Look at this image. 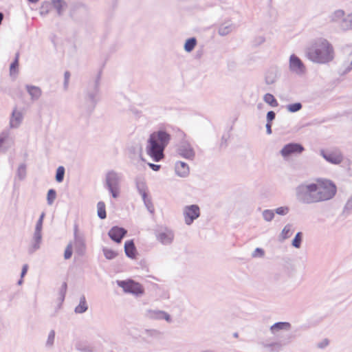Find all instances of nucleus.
Masks as SVG:
<instances>
[{
    "label": "nucleus",
    "instance_id": "nucleus-1",
    "mask_svg": "<svg viewBox=\"0 0 352 352\" xmlns=\"http://www.w3.org/2000/svg\"><path fill=\"white\" fill-rule=\"evenodd\" d=\"M171 139L170 133L164 129H159L153 132L148 137L145 151L146 153L155 162H160L164 157L165 148Z\"/></svg>",
    "mask_w": 352,
    "mask_h": 352
},
{
    "label": "nucleus",
    "instance_id": "nucleus-2",
    "mask_svg": "<svg viewBox=\"0 0 352 352\" xmlns=\"http://www.w3.org/2000/svg\"><path fill=\"white\" fill-rule=\"evenodd\" d=\"M306 56L313 63L327 64L334 58L333 47L327 40L320 38L307 48Z\"/></svg>",
    "mask_w": 352,
    "mask_h": 352
},
{
    "label": "nucleus",
    "instance_id": "nucleus-3",
    "mask_svg": "<svg viewBox=\"0 0 352 352\" xmlns=\"http://www.w3.org/2000/svg\"><path fill=\"white\" fill-rule=\"evenodd\" d=\"M123 175L121 173L111 170L104 176V186L113 199H118L122 192Z\"/></svg>",
    "mask_w": 352,
    "mask_h": 352
},
{
    "label": "nucleus",
    "instance_id": "nucleus-4",
    "mask_svg": "<svg viewBox=\"0 0 352 352\" xmlns=\"http://www.w3.org/2000/svg\"><path fill=\"white\" fill-rule=\"evenodd\" d=\"M316 188L315 183L304 182L295 188V196L296 200L302 204H316Z\"/></svg>",
    "mask_w": 352,
    "mask_h": 352
},
{
    "label": "nucleus",
    "instance_id": "nucleus-5",
    "mask_svg": "<svg viewBox=\"0 0 352 352\" xmlns=\"http://www.w3.org/2000/svg\"><path fill=\"white\" fill-rule=\"evenodd\" d=\"M316 202L332 199L336 193V186L329 180H321L315 183Z\"/></svg>",
    "mask_w": 352,
    "mask_h": 352
},
{
    "label": "nucleus",
    "instance_id": "nucleus-6",
    "mask_svg": "<svg viewBox=\"0 0 352 352\" xmlns=\"http://www.w3.org/2000/svg\"><path fill=\"white\" fill-rule=\"evenodd\" d=\"M329 19L333 23H338L342 31L352 30V12L346 15L344 10L338 9L331 13Z\"/></svg>",
    "mask_w": 352,
    "mask_h": 352
},
{
    "label": "nucleus",
    "instance_id": "nucleus-7",
    "mask_svg": "<svg viewBox=\"0 0 352 352\" xmlns=\"http://www.w3.org/2000/svg\"><path fill=\"white\" fill-rule=\"evenodd\" d=\"M99 87L98 83H96L92 88L87 90L85 96L80 102V107L87 111H91L98 101Z\"/></svg>",
    "mask_w": 352,
    "mask_h": 352
},
{
    "label": "nucleus",
    "instance_id": "nucleus-8",
    "mask_svg": "<svg viewBox=\"0 0 352 352\" xmlns=\"http://www.w3.org/2000/svg\"><path fill=\"white\" fill-rule=\"evenodd\" d=\"M182 215L186 226L192 224L201 215V209L197 204L186 205L182 208Z\"/></svg>",
    "mask_w": 352,
    "mask_h": 352
},
{
    "label": "nucleus",
    "instance_id": "nucleus-9",
    "mask_svg": "<svg viewBox=\"0 0 352 352\" xmlns=\"http://www.w3.org/2000/svg\"><path fill=\"white\" fill-rule=\"evenodd\" d=\"M289 70L291 74L302 76L306 73V66L302 60L296 54L290 55L289 58Z\"/></svg>",
    "mask_w": 352,
    "mask_h": 352
},
{
    "label": "nucleus",
    "instance_id": "nucleus-10",
    "mask_svg": "<svg viewBox=\"0 0 352 352\" xmlns=\"http://www.w3.org/2000/svg\"><path fill=\"white\" fill-rule=\"evenodd\" d=\"M116 283L126 293H130L135 296H140L144 293L142 286L132 280H117Z\"/></svg>",
    "mask_w": 352,
    "mask_h": 352
},
{
    "label": "nucleus",
    "instance_id": "nucleus-11",
    "mask_svg": "<svg viewBox=\"0 0 352 352\" xmlns=\"http://www.w3.org/2000/svg\"><path fill=\"white\" fill-rule=\"evenodd\" d=\"M14 146V138L9 130H3L0 133V153H5Z\"/></svg>",
    "mask_w": 352,
    "mask_h": 352
},
{
    "label": "nucleus",
    "instance_id": "nucleus-12",
    "mask_svg": "<svg viewBox=\"0 0 352 352\" xmlns=\"http://www.w3.org/2000/svg\"><path fill=\"white\" fill-rule=\"evenodd\" d=\"M304 151V147L298 143H289L285 144L280 151L281 156L285 160H288L294 155L300 154Z\"/></svg>",
    "mask_w": 352,
    "mask_h": 352
},
{
    "label": "nucleus",
    "instance_id": "nucleus-13",
    "mask_svg": "<svg viewBox=\"0 0 352 352\" xmlns=\"http://www.w3.org/2000/svg\"><path fill=\"white\" fill-rule=\"evenodd\" d=\"M177 152L181 157L189 160H192L195 156L194 148L190 142L186 140L179 143Z\"/></svg>",
    "mask_w": 352,
    "mask_h": 352
},
{
    "label": "nucleus",
    "instance_id": "nucleus-14",
    "mask_svg": "<svg viewBox=\"0 0 352 352\" xmlns=\"http://www.w3.org/2000/svg\"><path fill=\"white\" fill-rule=\"evenodd\" d=\"M320 154L327 162L333 164H339L343 161L342 153L339 150L326 151L322 149Z\"/></svg>",
    "mask_w": 352,
    "mask_h": 352
},
{
    "label": "nucleus",
    "instance_id": "nucleus-15",
    "mask_svg": "<svg viewBox=\"0 0 352 352\" xmlns=\"http://www.w3.org/2000/svg\"><path fill=\"white\" fill-rule=\"evenodd\" d=\"M77 254L82 255L86 250L84 236L78 232V226L75 225L74 232V241L72 243Z\"/></svg>",
    "mask_w": 352,
    "mask_h": 352
},
{
    "label": "nucleus",
    "instance_id": "nucleus-16",
    "mask_svg": "<svg viewBox=\"0 0 352 352\" xmlns=\"http://www.w3.org/2000/svg\"><path fill=\"white\" fill-rule=\"evenodd\" d=\"M156 239L162 244L168 245L172 243L174 239V232L168 228H163L156 233Z\"/></svg>",
    "mask_w": 352,
    "mask_h": 352
},
{
    "label": "nucleus",
    "instance_id": "nucleus-17",
    "mask_svg": "<svg viewBox=\"0 0 352 352\" xmlns=\"http://www.w3.org/2000/svg\"><path fill=\"white\" fill-rule=\"evenodd\" d=\"M43 228L35 226L33 238L29 248L30 252L32 253L40 248L42 241Z\"/></svg>",
    "mask_w": 352,
    "mask_h": 352
},
{
    "label": "nucleus",
    "instance_id": "nucleus-18",
    "mask_svg": "<svg viewBox=\"0 0 352 352\" xmlns=\"http://www.w3.org/2000/svg\"><path fill=\"white\" fill-rule=\"evenodd\" d=\"M292 324L288 322H278L270 327V331L273 336H279L283 332L289 331Z\"/></svg>",
    "mask_w": 352,
    "mask_h": 352
},
{
    "label": "nucleus",
    "instance_id": "nucleus-19",
    "mask_svg": "<svg viewBox=\"0 0 352 352\" xmlns=\"http://www.w3.org/2000/svg\"><path fill=\"white\" fill-rule=\"evenodd\" d=\"M146 316L148 318L153 320H165L168 322L171 321V318L170 315L164 311L157 309H148L146 311Z\"/></svg>",
    "mask_w": 352,
    "mask_h": 352
},
{
    "label": "nucleus",
    "instance_id": "nucleus-20",
    "mask_svg": "<svg viewBox=\"0 0 352 352\" xmlns=\"http://www.w3.org/2000/svg\"><path fill=\"white\" fill-rule=\"evenodd\" d=\"M175 172L178 177L185 178L189 175L190 168L184 162L177 161L175 164Z\"/></svg>",
    "mask_w": 352,
    "mask_h": 352
},
{
    "label": "nucleus",
    "instance_id": "nucleus-21",
    "mask_svg": "<svg viewBox=\"0 0 352 352\" xmlns=\"http://www.w3.org/2000/svg\"><path fill=\"white\" fill-rule=\"evenodd\" d=\"M23 113L17 109H14L10 119V127L11 129H17L23 121Z\"/></svg>",
    "mask_w": 352,
    "mask_h": 352
},
{
    "label": "nucleus",
    "instance_id": "nucleus-22",
    "mask_svg": "<svg viewBox=\"0 0 352 352\" xmlns=\"http://www.w3.org/2000/svg\"><path fill=\"white\" fill-rule=\"evenodd\" d=\"M126 233V230L125 229L114 226L109 231L108 234L113 241L120 243Z\"/></svg>",
    "mask_w": 352,
    "mask_h": 352
},
{
    "label": "nucleus",
    "instance_id": "nucleus-23",
    "mask_svg": "<svg viewBox=\"0 0 352 352\" xmlns=\"http://www.w3.org/2000/svg\"><path fill=\"white\" fill-rule=\"evenodd\" d=\"M279 76V71L277 67H271L265 73V80L266 84L272 85L278 79Z\"/></svg>",
    "mask_w": 352,
    "mask_h": 352
},
{
    "label": "nucleus",
    "instance_id": "nucleus-24",
    "mask_svg": "<svg viewBox=\"0 0 352 352\" xmlns=\"http://www.w3.org/2000/svg\"><path fill=\"white\" fill-rule=\"evenodd\" d=\"M235 29V25L231 21H225L219 28L218 33L221 36H226Z\"/></svg>",
    "mask_w": 352,
    "mask_h": 352
},
{
    "label": "nucleus",
    "instance_id": "nucleus-25",
    "mask_svg": "<svg viewBox=\"0 0 352 352\" xmlns=\"http://www.w3.org/2000/svg\"><path fill=\"white\" fill-rule=\"evenodd\" d=\"M135 185H136L138 191L141 195L142 197L147 196L148 188H147L144 179L137 178L135 179Z\"/></svg>",
    "mask_w": 352,
    "mask_h": 352
},
{
    "label": "nucleus",
    "instance_id": "nucleus-26",
    "mask_svg": "<svg viewBox=\"0 0 352 352\" xmlns=\"http://www.w3.org/2000/svg\"><path fill=\"white\" fill-rule=\"evenodd\" d=\"M26 90L33 100H38L41 96V89L36 86L27 85Z\"/></svg>",
    "mask_w": 352,
    "mask_h": 352
},
{
    "label": "nucleus",
    "instance_id": "nucleus-27",
    "mask_svg": "<svg viewBox=\"0 0 352 352\" xmlns=\"http://www.w3.org/2000/svg\"><path fill=\"white\" fill-rule=\"evenodd\" d=\"M53 8H54L57 14L62 15L67 7V4L65 0H52Z\"/></svg>",
    "mask_w": 352,
    "mask_h": 352
},
{
    "label": "nucleus",
    "instance_id": "nucleus-28",
    "mask_svg": "<svg viewBox=\"0 0 352 352\" xmlns=\"http://www.w3.org/2000/svg\"><path fill=\"white\" fill-rule=\"evenodd\" d=\"M294 233L293 226L290 223H287L284 226L281 232L280 233L279 237L281 240L284 241L289 238Z\"/></svg>",
    "mask_w": 352,
    "mask_h": 352
},
{
    "label": "nucleus",
    "instance_id": "nucleus-29",
    "mask_svg": "<svg viewBox=\"0 0 352 352\" xmlns=\"http://www.w3.org/2000/svg\"><path fill=\"white\" fill-rule=\"evenodd\" d=\"M124 251L127 256L130 258H135V248L133 241H127L124 244Z\"/></svg>",
    "mask_w": 352,
    "mask_h": 352
},
{
    "label": "nucleus",
    "instance_id": "nucleus-30",
    "mask_svg": "<svg viewBox=\"0 0 352 352\" xmlns=\"http://www.w3.org/2000/svg\"><path fill=\"white\" fill-rule=\"evenodd\" d=\"M88 309V305L84 296L80 298L79 304L75 307L76 314H83Z\"/></svg>",
    "mask_w": 352,
    "mask_h": 352
},
{
    "label": "nucleus",
    "instance_id": "nucleus-31",
    "mask_svg": "<svg viewBox=\"0 0 352 352\" xmlns=\"http://www.w3.org/2000/svg\"><path fill=\"white\" fill-rule=\"evenodd\" d=\"M53 8L52 0L43 1L40 7L39 13L42 16L47 15Z\"/></svg>",
    "mask_w": 352,
    "mask_h": 352
},
{
    "label": "nucleus",
    "instance_id": "nucleus-32",
    "mask_svg": "<svg viewBox=\"0 0 352 352\" xmlns=\"http://www.w3.org/2000/svg\"><path fill=\"white\" fill-rule=\"evenodd\" d=\"M197 45V40L195 38H190L187 39L184 43V50L186 52H191Z\"/></svg>",
    "mask_w": 352,
    "mask_h": 352
},
{
    "label": "nucleus",
    "instance_id": "nucleus-33",
    "mask_svg": "<svg viewBox=\"0 0 352 352\" xmlns=\"http://www.w3.org/2000/svg\"><path fill=\"white\" fill-rule=\"evenodd\" d=\"M275 217L274 210L271 209H265L262 212V217L263 220L266 222L272 221Z\"/></svg>",
    "mask_w": 352,
    "mask_h": 352
},
{
    "label": "nucleus",
    "instance_id": "nucleus-34",
    "mask_svg": "<svg viewBox=\"0 0 352 352\" xmlns=\"http://www.w3.org/2000/svg\"><path fill=\"white\" fill-rule=\"evenodd\" d=\"M55 335L56 333L54 330H50V332L48 333L47 340L45 342V346L47 349H52L53 347L55 340Z\"/></svg>",
    "mask_w": 352,
    "mask_h": 352
},
{
    "label": "nucleus",
    "instance_id": "nucleus-35",
    "mask_svg": "<svg viewBox=\"0 0 352 352\" xmlns=\"http://www.w3.org/2000/svg\"><path fill=\"white\" fill-rule=\"evenodd\" d=\"M97 212L98 216L101 219H104L106 218V210H105V204L103 201H99L97 204Z\"/></svg>",
    "mask_w": 352,
    "mask_h": 352
},
{
    "label": "nucleus",
    "instance_id": "nucleus-36",
    "mask_svg": "<svg viewBox=\"0 0 352 352\" xmlns=\"http://www.w3.org/2000/svg\"><path fill=\"white\" fill-rule=\"evenodd\" d=\"M263 100L273 107L278 106V102L271 94H266L263 96Z\"/></svg>",
    "mask_w": 352,
    "mask_h": 352
},
{
    "label": "nucleus",
    "instance_id": "nucleus-37",
    "mask_svg": "<svg viewBox=\"0 0 352 352\" xmlns=\"http://www.w3.org/2000/svg\"><path fill=\"white\" fill-rule=\"evenodd\" d=\"M302 241V234L300 232H298L295 235L294 239L292 240V245L293 247L299 249L301 247V243Z\"/></svg>",
    "mask_w": 352,
    "mask_h": 352
},
{
    "label": "nucleus",
    "instance_id": "nucleus-38",
    "mask_svg": "<svg viewBox=\"0 0 352 352\" xmlns=\"http://www.w3.org/2000/svg\"><path fill=\"white\" fill-rule=\"evenodd\" d=\"M26 177V166L25 164H21L17 168L16 177L19 180H23Z\"/></svg>",
    "mask_w": 352,
    "mask_h": 352
},
{
    "label": "nucleus",
    "instance_id": "nucleus-39",
    "mask_svg": "<svg viewBox=\"0 0 352 352\" xmlns=\"http://www.w3.org/2000/svg\"><path fill=\"white\" fill-rule=\"evenodd\" d=\"M102 252H103V254H104L105 258L109 260L115 258L118 255L116 252H115L113 250L107 248H104L102 249Z\"/></svg>",
    "mask_w": 352,
    "mask_h": 352
},
{
    "label": "nucleus",
    "instance_id": "nucleus-40",
    "mask_svg": "<svg viewBox=\"0 0 352 352\" xmlns=\"http://www.w3.org/2000/svg\"><path fill=\"white\" fill-rule=\"evenodd\" d=\"M142 198L144 201V206H146V208H147L148 212L151 214L154 213V211H155L154 206L152 204L151 199L148 197V195L143 197Z\"/></svg>",
    "mask_w": 352,
    "mask_h": 352
},
{
    "label": "nucleus",
    "instance_id": "nucleus-41",
    "mask_svg": "<svg viewBox=\"0 0 352 352\" xmlns=\"http://www.w3.org/2000/svg\"><path fill=\"white\" fill-rule=\"evenodd\" d=\"M65 168L62 166H58L56 169V180L58 182H62L64 179Z\"/></svg>",
    "mask_w": 352,
    "mask_h": 352
},
{
    "label": "nucleus",
    "instance_id": "nucleus-42",
    "mask_svg": "<svg viewBox=\"0 0 352 352\" xmlns=\"http://www.w3.org/2000/svg\"><path fill=\"white\" fill-rule=\"evenodd\" d=\"M274 214L280 216H285L289 212V208L288 206H280L274 210Z\"/></svg>",
    "mask_w": 352,
    "mask_h": 352
},
{
    "label": "nucleus",
    "instance_id": "nucleus-43",
    "mask_svg": "<svg viewBox=\"0 0 352 352\" xmlns=\"http://www.w3.org/2000/svg\"><path fill=\"white\" fill-rule=\"evenodd\" d=\"M56 197V192L54 189H50L47 192V201L48 205H52Z\"/></svg>",
    "mask_w": 352,
    "mask_h": 352
},
{
    "label": "nucleus",
    "instance_id": "nucleus-44",
    "mask_svg": "<svg viewBox=\"0 0 352 352\" xmlns=\"http://www.w3.org/2000/svg\"><path fill=\"white\" fill-rule=\"evenodd\" d=\"M301 109H302V104L300 102L290 104L287 106V111H289V112H292V113L298 111Z\"/></svg>",
    "mask_w": 352,
    "mask_h": 352
},
{
    "label": "nucleus",
    "instance_id": "nucleus-45",
    "mask_svg": "<svg viewBox=\"0 0 352 352\" xmlns=\"http://www.w3.org/2000/svg\"><path fill=\"white\" fill-rule=\"evenodd\" d=\"M72 249H73V245L72 243H69L67 245L65 250V253H64L65 259H69L72 257Z\"/></svg>",
    "mask_w": 352,
    "mask_h": 352
},
{
    "label": "nucleus",
    "instance_id": "nucleus-46",
    "mask_svg": "<svg viewBox=\"0 0 352 352\" xmlns=\"http://www.w3.org/2000/svg\"><path fill=\"white\" fill-rule=\"evenodd\" d=\"M265 255L264 250L261 248H256L254 252L252 253V256L253 258H262Z\"/></svg>",
    "mask_w": 352,
    "mask_h": 352
},
{
    "label": "nucleus",
    "instance_id": "nucleus-47",
    "mask_svg": "<svg viewBox=\"0 0 352 352\" xmlns=\"http://www.w3.org/2000/svg\"><path fill=\"white\" fill-rule=\"evenodd\" d=\"M265 41L266 38L264 35H258L254 38L253 42L255 45H261L263 44L265 42Z\"/></svg>",
    "mask_w": 352,
    "mask_h": 352
},
{
    "label": "nucleus",
    "instance_id": "nucleus-48",
    "mask_svg": "<svg viewBox=\"0 0 352 352\" xmlns=\"http://www.w3.org/2000/svg\"><path fill=\"white\" fill-rule=\"evenodd\" d=\"M329 342L327 339H324L317 344V346L320 349H324L329 345Z\"/></svg>",
    "mask_w": 352,
    "mask_h": 352
},
{
    "label": "nucleus",
    "instance_id": "nucleus-49",
    "mask_svg": "<svg viewBox=\"0 0 352 352\" xmlns=\"http://www.w3.org/2000/svg\"><path fill=\"white\" fill-rule=\"evenodd\" d=\"M18 65V60L16 59L11 65L10 67V74L12 75L15 73L16 68Z\"/></svg>",
    "mask_w": 352,
    "mask_h": 352
},
{
    "label": "nucleus",
    "instance_id": "nucleus-50",
    "mask_svg": "<svg viewBox=\"0 0 352 352\" xmlns=\"http://www.w3.org/2000/svg\"><path fill=\"white\" fill-rule=\"evenodd\" d=\"M44 217H45V213L42 212L39 217V219L36 221L35 226L43 228V223Z\"/></svg>",
    "mask_w": 352,
    "mask_h": 352
},
{
    "label": "nucleus",
    "instance_id": "nucleus-51",
    "mask_svg": "<svg viewBox=\"0 0 352 352\" xmlns=\"http://www.w3.org/2000/svg\"><path fill=\"white\" fill-rule=\"evenodd\" d=\"M345 210H352V195L347 200L345 206H344Z\"/></svg>",
    "mask_w": 352,
    "mask_h": 352
},
{
    "label": "nucleus",
    "instance_id": "nucleus-52",
    "mask_svg": "<svg viewBox=\"0 0 352 352\" xmlns=\"http://www.w3.org/2000/svg\"><path fill=\"white\" fill-rule=\"evenodd\" d=\"M275 118V113L272 111H269L267 113V122H270Z\"/></svg>",
    "mask_w": 352,
    "mask_h": 352
},
{
    "label": "nucleus",
    "instance_id": "nucleus-53",
    "mask_svg": "<svg viewBox=\"0 0 352 352\" xmlns=\"http://www.w3.org/2000/svg\"><path fill=\"white\" fill-rule=\"evenodd\" d=\"M66 288H67V285L65 283H63L62 289H61V291H60V300H61V301H63V300L65 298V292H66Z\"/></svg>",
    "mask_w": 352,
    "mask_h": 352
},
{
    "label": "nucleus",
    "instance_id": "nucleus-54",
    "mask_svg": "<svg viewBox=\"0 0 352 352\" xmlns=\"http://www.w3.org/2000/svg\"><path fill=\"white\" fill-rule=\"evenodd\" d=\"M69 77H70L69 72H65V74H64V78H65L64 86L65 88H67L68 86Z\"/></svg>",
    "mask_w": 352,
    "mask_h": 352
},
{
    "label": "nucleus",
    "instance_id": "nucleus-55",
    "mask_svg": "<svg viewBox=\"0 0 352 352\" xmlns=\"http://www.w3.org/2000/svg\"><path fill=\"white\" fill-rule=\"evenodd\" d=\"M81 352H94V349L90 346H86L79 349Z\"/></svg>",
    "mask_w": 352,
    "mask_h": 352
},
{
    "label": "nucleus",
    "instance_id": "nucleus-56",
    "mask_svg": "<svg viewBox=\"0 0 352 352\" xmlns=\"http://www.w3.org/2000/svg\"><path fill=\"white\" fill-rule=\"evenodd\" d=\"M148 165L151 168H152L153 170L157 171L160 168V165L155 164L152 163H148Z\"/></svg>",
    "mask_w": 352,
    "mask_h": 352
},
{
    "label": "nucleus",
    "instance_id": "nucleus-57",
    "mask_svg": "<svg viewBox=\"0 0 352 352\" xmlns=\"http://www.w3.org/2000/svg\"><path fill=\"white\" fill-rule=\"evenodd\" d=\"M28 268V265H24L23 266L21 274V278H23L26 274Z\"/></svg>",
    "mask_w": 352,
    "mask_h": 352
},
{
    "label": "nucleus",
    "instance_id": "nucleus-58",
    "mask_svg": "<svg viewBox=\"0 0 352 352\" xmlns=\"http://www.w3.org/2000/svg\"><path fill=\"white\" fill-rule=\"evenodd\" d=\"M266 129H267V134H271L272 133V129H271V124L270 122L267 123Z\"/></svg>",
    "mask_w": 352,
    "mask_h": 352
},
{
    "label": "nucleus",
    "instance_id": "nucleus-59",
    "mask_svg": "<svg viewBox=\"0 0 352 352\" xmlns=\"http://www.w3.org/2000/svg\"><path fill=\"white\" fill-rule=\"evenodd\" d=\"M40 0H28V2L31 3H37Z\"/></svg>",
    "mask_w": 352,
    "mask_h": 352
},
{
    "label": "nucleus",
    "instance_id": "nucleus-60",
    "mask_svg": "<svg viewBox=\"0 0 352 352\" xmlns=\"http://www.w3.org/2000/svg\"><path fill=\"white\" fill-rule=\"evenodd\" d=\"M3 19V14L0 12V24L1 23Z\"/></svg>",
    "mask_w": 352,
    "mask_h": 352
},
{
    "label": "nucleus",
    "instance_id": "nucleus-61",
    "mask_svg": "<svg viewBox=\"0 0 352 352\" xmlns=\"http://www.w3.org/2000/svg\"><path fill=\"white\" fill-rule=\"evenodd\" d=\"M22 278H21L19 280V282H18V284H19V285H21V284H22V283H23V279H22Z\"/></svg>",
    "mask_w": 352,
    "mask_h": 352
}]
</instances>
